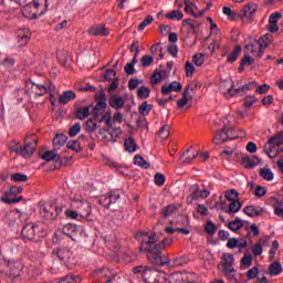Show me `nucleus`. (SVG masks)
I'll use <instances>...</instances> for the list:
<instances>
[{"mask_svg":"<svg viewBox=\"0 0 283 283\" xmlns=\"http://www.w3.org/2000/svg\"><path fill=\"white\" fill-rule=\"evenodd\" d=\"M62 233L67 238H71V240L76 241V238L81 234V228L74 223H69L63 227Z\"/></svg>","mask_w":283,"mask_h":283,"instance_id":"obj_12","label":"nucleus"},{"mask_svg":"<svg viewBox=\"0 0 283 283\" xmlns=\"http://www.w3.org/2000/svg\"><path fill=\"white\" fill-rule=\"evenodd\" d=\"M268 145H270V147H280V145H283V130H281L276 135L272 136L268 140Z\"/></svg>","mask_w":283,"mask_h":283,"instance_id":"obj_27","label":"nucleus"},{"mask_svg":"<svg viewBox=\"0 0 283 283\" xmlns=\"http://www.w3.org/2000/svg\"><path fill=\"white\" fill-rule=\"evenodd\" d=\"M191 198L192 200H198V198H202L203 200L206 198H209V196H211V192L207 189L200 190V186L199 185H193L191 186Z\"/></svg>","mask_w":283,"mask_h":283,"instance_id":"obj_18","label":"nucleus"},{"mask_svg":"<svg viewBox=\"0 0 283 283\" xmlns=\"http://www.w3.org/2000/svg\"><path fill=\"white\" fill-rule=\"evenodd\" d=\"M21 264L20 263H15L14 264V269H12L9 273L10 277H12L13 280H17V277H21Z\"/></svg>","mask_w":283,"mask_h":283,"instance_id":"obj_49","label":"nucleus"},{"mask_svg":"<svg viewBox=\"0 0 283 283\" xmlns=\"http://www.w3.org/2000/svg\"><path fill=\"white\" fill-rule=\"evenodd\" d=\"M264 249L262 248V242L259 241L254 244V247L252 248V253L253 255H255V258H258L261 253H263Z\"/></svg>","mask_w":283,"mask_h":283,"instance_id":"obj_56","label":"nucleus"},{"mask_svg":"<svg viewBox=\"0 0 283 283\" xmlns=\"http://www.w3.org/2000/svg\"><path fill=\"white\" fill-rule=\"evenodd\" d=\"M255 82H250L248 84H244L243 86L233 90V88H229L228 92L226 93V97L227 98H231V96H235V94H240L241 92L243 94H245V92H249L250 90H253V87H255Z\"/></svg>","mask_w":283,"mask_h":283,"instance_id":"obj_15","label":"nucleus"},{"mask_svg":"<svg viewBox=\"0 0 283 283\" xmlns=\"http://www.w3.org/2000/svg\"><path fill=\"white\" fill-rule=\"evenodd\" d=\"M282 271H283L282 263L277 261L273 262L269 266V275L277 276L282 273Z\"/></svg>","mask_w":283,"mask_h":283,"instance_id":"obj_29","label":"nucleus"},{"mask_svg":"<svg viewBox=\"0 0 283 283\" xmlns=\"http://www.w3.org/2000/svg\"><path fill=\"white\" fill-rule=\"evenodd\" d=\"M42 160H46L48 163L53 160V163H60V165H63V159H61V155L56 151V149L44 153L42 155Z\"/></svg>","mask_w":283,"mask_h":283,"instance_id":"obj_21","label":"nucleus"},{"mask_svg":"<svg viewBox=\"0 0 283 283\" xmlns=\"http://www.w3.org/2000/svg\"><path fill=\"white\" fill-rule=\"evenodd\" d=\"M23 146L21 145V143L19 142H12L10 145H9V150L11 154H17V156H19L21 154V148Z\"/></svg>","mask_w":283,"mask_h":283,"instance_id":"obj_47","label":"nucleus"},{"mask_svg":"<svg viewBox=\"0 0 283 283\" xmlns=\"http://www.w3.org/2000/svg\"><path fill=\"white\" fill-rule=\"evenodd\" d=\"M242 209V203H240L239 199L237 201H231L229 205V212L230 213H238Z\"/></svg>","mask_w":283,"mask_h":283,"instance_id":"obj_52","label":"nucleus"},{"mask_svg":"<svg viewBox=\"0 0 283 283\" xmlns=\"http://www.w3.org/2000/svg\"><path fill=\"white\" fill-rule=\"evenodd\" d=\"M242 227H244V223H242V219L240 218H237L234 221H230L228 223V229H230V231H240Z\"/></svg>","mask_w":283,"mask_h":283,"instance_id":"obj_38","label":"nucleus"},{"mask_svg":"<svg viewBox=\"0 0 283 283\" xmlns=\"http://www.w3.org/2000/svg\"><path fill=\"white\" fill-rule=\"evenodd\" d=\"M245 50L249 51V54L256 55V57H258V54H260V42L256 41V40L250 42V43L245 46Z\"/></svg>","mask_w":283,"mask_h":283,"instance_id":"obj_32","label":"nucleus"},{"mask_svg":"<svg viewBox=\"0 0 283 283\" xmlns=\"http://www.w3.org/2000/svg\"><path fill=\"white\" fill-rule=\"evenodd\" d=\"M243 213L249 216V218H259L264 214V209L262 207L247 206L243 208Z\"/></svg>","mask_w":283,"mask_h":283,"instance_id":"obj_19","label":"nucleus"},{"mask_svg":"<svg viewBox=\"0 0 283 283\" xmlns=\"http://www.w3.org/2000/svg\"><path fill=\"white\" fill-rule=\"evenodd\" d=\"M151 109H154V105L144 102L142 105H139L138 107V112L142 116H149V112H151Z\"/></svg>","mask_w":283,"mask_h":283,"instance_id":"obj_36","label":"nucleus"},{"mask_svg":"<svg viewBox=\"0 0 283 283\" xmlns=\"http://www.w3.org/2000/svg\"><path fill=\"white\" fill-rule=\"evenodd\" d=\"M98 134L102 136L103 140H106V143H116L118 140V136L123 134V130L119 127L101 128Z\"/></svg>","mask_w":283,"mask_h":283,"instance_id":"obj_6","label":"nucleus"},{"mask_svg":"<svg viewBox=\"0 0 283 283\" xmlns=\"http://www.w3.org/2000/svg\"><path fill=\"white\" fill-rule=\"evenodd\" d=\"M165 175L157 172L155 174V185H157V187H163V185H165Z\"/></svg>","mask_w":283,"mask_h":283,"instance_id":"obj_59","label":"nucleus"},{"mask_svg":"<svg viewBox=\"0 0 283 283\" xmlns=\"http://www.w3.org/2000/svg\"><path fill=\"white\" fill-rule=\"evenodd\" d=\"M189 262V258L187 255H181L172 260L170 266H185Z\"/></svg>","mask_w":283,"mask_h":283,"instance_id":"obj_42","label":"nucleus"},{"mask_svg":"<svg viewBox=\"0 0 283 283\" xmlns=\"http://www.w3.org/2000/svg\"><path fill=\"white\" fill-rule=\"evenodd\" d=\"M224 277H227V280H229V282L232 283H240V280H238V271L232 270L230 272H227L226 274H223Z\"/></svg>","mask_w":283,"mask_h":283,"instance_id":"obj_51","label":"nucleus"},{"mask_svg":"<svg viewBox=\"0 0 283 283\" xmlns=\"http://www.w3.org/2000/svg\"><path fill=\"white\" fill-rule=\"evenodd\" d=\"M53 254L56 255L62 262H65L72 258V252L69 249L53 250Z\"/></svg>","mask_w":283,"mask_h":283,"instance_id":"obj_26","label":"nucleus"},{"mask_svg":"<svg viewBox=\"0 0 283 283\" xmlns=\"http://www.w3.org/2000/svg\"><path fill=\"white\" fill-rule=\"evenodd\" d=\"M282 19V13L273 12L269 18V23H277Z\"/></svg>","mask_w":283,"mask_h":283,"instance_id":"obj_64","label":"nucleus"},{"mask_svg":"<svg viewBox=\"0 0 283 283\" xmlns=\"http://www.w3.org/2000/svg\"><path fill=\"white\" fill-rule=\"evenodd\" d=\"M92 106L80 107L75 112V118L78 120H85L90 116V109Z\"/></svg>","mask_w":283,"mask_h":283,"instance_id":"obj_30","label":"nucleus"},{"mask_svg":"<svg viewBox=\"0 0 283 283\" xmlns=\"http://www.w3.org/2000/svg\"><path fill=\"white\" fill-rule=\"evenodd\" d=\"M38 208L41 222H45V220H56L59 213L63 211L54 200L40 201Z\"/></svg>","mask_w":283,"mask_h":283,"instance_id":"obj_4","label":"nucleus"},{"mask_svg":"<svg viewBox=\"0 0 283 283\" xmlns=\"http://www.w3.org/2000/svg\"><path fill=\"white\" fill-rule=\"evenodd\" d=\"M104 80L108 81L109 83H112V81H116V71H114V69L106 70L104 73Z\"/></svg>","mask_w":283,"mask_h":283,"instance_id":"obj_55","label":"nucleus"},{"mask_svg":"<svg viewBox=\"0 0 283 283\" xmlns=\"http://www.w3.org/2000/svg\"><path fill=\"white\" fill-rule=\"evenodd\" d=\"M154 23V17L147 15L146 19L143 20V22L138 25V31L143 32L147 28V25Z\"/></svg>","mask_w":283,"mask_h":283,"instance_id":"obj_54","label":"nucleus"},{"mask_svg":"<svg viewBox=\"0 0 283 283\" xmlns=\"http://www.w3.org/2000/svg\"><path fill=\"white\" fill-rule=\"evenodd\" d=\"M240 198V193L235 191V189H232L228 192H226V199L229 200V202H234L238 201Z\"/></svg>","mask_w":283,"mask_h":283,"instance_id":"obj_50","label":"nucleus"},{"mask_svg":"<svg viewBox=\"0 0 283 283\" xmlns=\"http://www.w3.org/2000/svg\"><path fill=\"white\" fill-rule=\"evenodd\" d=\"M81 132V124L76 123L69 129V136L74 138Z\"/></svg>","mask_w":283,"mask_h":283,"instance_id":"obj_58","label":"nucleus"},{"mask_svg":"<svg viewBox=\"0 0 283 283\" xmlns=\"http://www.w3.org/2000/svg\"><path fill=\"white\" fill-rule=\"evenodd\" d=\"M192 63H195V65H197V67L202 66L205 63V54H202V53L195 54L192 56Z\"/></svg>","mask_w":283,"mask_h":283,"instance_id":"obj_53","label":"nucleus"},{"mask_svg":"<svg viewBox=\"0 0 283 283\" xmlns=\"http://www.w3.org/2000/svg\"><path fill=\"white\" fill-rule=\"evenodd\" d=\"M242 52V46L237 45L234 48V51L229 54L228 56V63H235L238 61V56H240V53Z\"/></svg>","mask_w":283,"mask_h":283,"instance_id":"obj_40","label":"nucleus"},{"mask_svg":"<svg viewBox=\"0 0 283 283\" xmlns=\"http://www.w3.org/2000/svg\"><path fill=\"white\" fill-rule=\"evenodd\" d=\"M108 104L118 112V109L125 107V99H123V96L114 94L109 97Z\"/></svg>","mask_w":283,"mask_h":283,"instance_id":"obj_20","label":"nucleus"},{"mask_svg":"<svg viewBox=\"0 0 283 283\" xmlns=\"http://www.w3.org/2000/svg\"><path fill=\"white\" fill-rule=\"evenodd\" d=\"M272 39H273V35L271 33H266L260 38L258 59H262V56H264V50L269 48Z\"/></svg>","mask_w":283,"mask_h":283,"instance_id":"obj_13","label":"nucleus"},{"mask_svg":"<svg viewBox=\"0 0 283 283\" xmlns=\"http://www.w3.org/2000/svg\"><path fill=\"white\" fill-rule=\"evenodd\" d=\"M135 275H142L145 283H167V274L147 265L133 268Z\"/></svg>","mask_w":283,"mask_h":283,"instance_id":"obj_3","label":"nucleus"},{"mask_svg":"<svg viewBox=\"0 0 283 283\" xmlns=\"http://www.w3.org/2000/svg\"><path fill=\"white\" fill-rule=\"evenodd\" d=\"M256 102H258V98H256L254 95H252V96H247V97L244 98V105H245L247 107H253V105H255Z\"/></svg>","mask_w":283,"mask_h":283,"instance_id":"obj_63","label":"nucleus"},{"mask_svg":"<svg viewBox=\"0 0 283 283\" xmlns=\"http://www.w3.org/2000/svg\"><path fill=\"white\" fill-rule=\"evenodd\" d=\"M235 262V258L233 254H223L221 258V266L223 275L230 273L231 271H235L233 269V263Z\"/></svg>","mask_w":283,"mask_h":283,"instance_id":"obj_11","label":"nucleus"},{"mask_svg":"<svg viewBox=\"0 0 283 283\" xmlns=\"http://www.w3.org/2000/svg\"><path fill=\"white\" fill-rule=\"evenodd\" d=\"M76 98V93L74 91H65L62 95H60V103L62 105H67L70 101H74Z\"/></svg>","mask_w":283,"mask_h":283,"instance_id":"obj_28","label":"nucleus"},{"mask_svg":"<svg viewBox=\"0 0 283 283\" xmlns=\"http://www.w3.org/2000/svg\"><path fill=\"white\" fill-rule=\"evenodd\" d=\"M134 160V164L137 165V167H142V169H149L150 167L148 161L145 160V158H143L140 155H135Z\"/></svg>","mask_w":283,"mask_h":283,"instance_id":"obj_37","label":"nucleus"},{"mask_svg":"<svg viewBox=\"0 0 283 283\" xmlns=\"http://www.w3.org/2000/svg\"><path fill=\"white\" fill-rule=\"evenodd\" d=\"M259 274H260V270L253 266L247 272V277L248 280H255V277H258Z\"/></svg>","mask_w":283,"mask_h":283,"instance_id":"obj_60","label":"nucleus"},{"mask_svg":"<svg viewBox=\"0 0 283 283\" xmlns=\"http://www.w3.org/2000/svg\"><path fill=\"white\" fill-rule=\"evenodd\" d=\"M22 14L27 19H36V0H33L29 4L22 8Z\"/></svg>","mask_w":283,"mask_h":283,"instance_id":"obj_17","label":"nucleus"},{"mask_svg":"<svg viewBox=\"0 0 283 283\" xmlns=\"http://www.w3.org/2000/svg\"><path fill=\"white\" fill-rule=\"evenodd\" d=\"M66 147L69 149H72L73 151H76V154L83 151V147H81V142L78 140H72L66 144Z\"/></svg>","mask_w":283,"mask_h":283,"instance_id":"obj_44","label":"nucleus"},{"mask_svg":"<svg viewBox=\"0 0 283 283\" xmlns=\"http://www.w3.org/2000/svg\"><path fill=\"white\" fill-rule=\"evenodd\" d=\"M23 191V188L19 186H13L9 191L4 192V197L0 198V202H4V205H17L23 200V197H17L19 193Z\"/></svg>","mask_w":283,"mask_h":283,"instance_id":"obj_5","label":"nucleus"},{"mask_svg":"<svg viewBox=\"0 0 283 283\" xmlns=\"http://www.w3.org/2000/svg\"><path fill=\"white\" fill-rule=\"evenodd\" d=\"M185 277H187L186 274H182L181 272H176L168 276V282L169 283H185Z\"/></svg>","mask_w":283,"mask_h":283,"instance_id":"obj_33","label":"nucleus"},{"mask_svg":"<svg viewBox=\"0 0 283 283\" xmlns=\"http://www.w3.org/2000/svg\"><path fill=\"white\" fill-rule=\"evenodd\" d=\"M67 143V136L64 134H56L55 137L53 138V146L54 147H63Z\"/></svg>","mask_w":283,"mask_h":283,"instance_id":"obj_35","label":"nucleus"},{"mask_svg":"<svg viewBox=\"0 0 283 283\" xmlns=\"http://www.w3.org/2000/svg\"><path fill=\"white\" fill-rule=\"evenodd\" d=\"M38 96H44V94H50V102L51 105L55 106L56 105V99L54 98V94H56L54 84L46 82L44 84H38Z\"/></svg>","mask_w":283,"mask_h":283,"instance_id":"obj_7","label":"nucleus"},{"mask_svg":"<svg viewBox=\"0 0 283 283\" xmlns=\"http://www.w3.org/2000/svg\"><path fill=\"white\" fill-rule=\"evenodd\" d=\"M118 200H120V195L116 191H111L99 198V205L109 209V207H112V205H116Z\"/></svg>","mask_w":283,"mask_h":283,"instance_id":"obj_10","label":"nucleus"},{"mask_svg":"<svg viewBox=\"0 0 283 283\" xmlns=\"http://www.w3.org/2000/svg\"><path fill=\"white\" fill-rule=\"evenodd\" d=\"M73 205L74 207H76V209H80V216H82V218H86V220H90V216H92V206L87 200L73 199Z\"/></svg>","mask_w":283,"mask_h":283,"instance_id":"obj_8","label":"nucleus"},{"mask_svg":"<svg viewBox=\"0 0 283 283\" xmlns=\"http://www.w3.org/2000/svg\"><path fill=\"white\" fill-rule=\"evenodd\" d=\"M206 233L208 235H216V231H218V227L212 221H208L205 227Z\"/></svg>","mask_w":283,"mask_h":283,"instance_id":"obj_46","label":"nucleus"},{"mask_svg":"<svg viewBox=\"0 0 283 283\" xmlns=\"http://www.w3.org/2000/svg\"><path fill=\"white\" fill-rule=\"evenodd\" d=\"M124 147L126 151H129V154H134L136 151L138 145H136V140L133 137H128L124 142Z\"/></svg>","mask_w":283,"mask_h":283,"instance_id":"obj_31","label":"nucleus"},{"mask_svg":"<svg viewBox=\"0 0 283 283\" xmlns=\"http://www.w3.org/2000/svg\"><path fill=\"white\" fill-rule=\"evenodd\" d=\"M154 63V57L151 55H144L142 57V67H149Z\"/></svg>","mask_w":283,"mask_h":283,"instance_id":"obj_57","label":"nucleus"},{"mask_svg":"<svg viewBox=\"0 0 283 283\" xmlns=\"http://www.w3.org/2000/svg\"><path fill=\"white\" fill-rule=\"evenodd\" d=\"M160 213L164 218H171V216H174L176 213V206L169 205V206L163 208Z\"/></svg>","mask_w":283,"mask_h":283,"instance_id":"obj_41","label":"nucleus"},{"mask_svg":"<svg viewBox=\"0 0 283 283\" xmlns=\"http://www.w3.org/2000/svg\"><path fill=\"white\" fill-rule=\"evenodd\" d=\"M184 3H185V11L190 12L191 14H195L193 10H196V4L190 0H185Z\"/></svg>","mask_w":283,"mask_h":283,"instance_id":"obj_62","label":"nucleus"},{"mask_svg":"<svg viewBox=\"0 0 283 283\" xmlns=\"http://www.w3.org/2000/svg\"><path fill=\"white\" fill-rule=\"evenodd\" d=\"M189 151H191V148H188L180 157V160L185 164V165H189L191 163V160L196 159L198 157V151H196L195 154H192V156H189Z\"/></svg>","mask_w":283,"mask_h":283,"instance_id":"obj_34","label":"nucleus"},{"mask_svg":"<svg viewBox=\"0 0 283 283\" xmlns=\"http://www.w3.org/2000/svg\"><path fill=\"white\" fill-rule=\"evenodd\" d=\"M233 130L229 129V127H223L221 130H219L212 142L214 145H220L221 143H227L228 140H235V137H233Z\"/></svg>","mask_w":283,"mask_h":283,"instance_id":"obj_9","label":"nucleus"},{"mask_svg":"<svg viewBox=\"0 0 283 283\" xmlns=\"http://www.w3.org/2000/svg\"><path fill=\"white\" fill-rule=\"evenodd\" d=\"M241 165L245 169H255L260 165V158L255 156H243L241 158Z\"/></svg>","mask_w":283,"mask_h":283,"instance_id":"obj_16","label":"nucleus"},{"mask_svg":"<svg viewBox=\"0 0 283 283\" xmlns=\"http://www.w3.org/2000/svg\"><path fill=\"white\" fill-rule=\"evenodd\" d=\"M242 266H251L253 264V256L251 254H244L241 259Z\"/></svg>","mask_w":283,"mask_h":283,"instance_id":"obj_61","label":"nucleus"},{"mask_svg":"<svg viewBox=\"0 0 283 283\" xmlns=\"http://www.w3.org/2000/svg\"><path fill=\"white\" fill-rule=\"evenodd\" d=\"M88 34H91L92 36H107L109 32L107 31V28H105V25H95L88 30Z\"/></svg>","mask_w":283,"mask_h":283,"instance_id":"obj_24","label":"nucleus"},{"mask_svg":"<svg viewBox=\"0 0 283 283\" xmlns=\"http://www.w3.org/2000/svg\"><path fill=\"white\" fill-rule=\"evenodd\" d=\"M151 94V90L147 86H142L137 90V96L138 98H149V95Z\"/></svg>","mask_w":283,"mask_h":283,"instance_id":"obj_45","label":"nucleus"},{"mask_svg":"<svg viewBox=\"0 0 283 283\" xmlns=\"http://www.w3.org/2000/svg\"><path fill=\"white\" fill-rule=\"evenodd\" d=\"M243 19L245 21H252L255 18V12H258V6L256 4H248L243 8Z\"/></svg>","mask_w":283,"mask_h":283,"instance_id":"obj_22","label":"nucleus"},{"mask_svg":"<svg viewBox=\"0 0 283 283\" xmlns=\"http://www.w3.org/2000/svg\"><path fill=\"white\" fill-rule=\"evenodd\" d=\"M95 98L97 104L93 107V117L86 120V132L90 133L98 129V123H101V117L98 116H101V114H103L107 108V95L103 91L96 93Z\"/></svg>","mask_w":283,"mask_h":283,"instance_id":"obj_2","label":"nucleus"},{"mask_svg":"<svg viewBox=\"0 0 283 283\" xmlns=\"http://www.w3.org/2000/svg\"><path fill=\"white\" fill-rule=\"evenodd\" d=\"M105 123L108 129L114 128L113 123H112V114L111 113H105L101 118H99V124Z\"/></svg>","mask_w":283,"mask_h":283,"instance_id":"obj_48","label":"nucleus"},{"mask_svg":"<svg viewBox=\"0 0 283 283\" xmlns=\"http://www.w3.org/2000/svg\"><path fill=\"white\" fill-rule=\"evenodd\" d=\"M184 17L185 14H182V11L178 10H172L166 14V19H170V21H181Z\"/></svg>","mask_w":283,"mask_h":283,"instance_id":"obj_39","label":"nucleus"},{"mask_svg":"<svg viewBox=\"0 0 283 283\" xmlns=\"http://www.w3.org/2000/svg\"><path fill=\"white\" fill-rule=\"evenodd\" d=\"M259 174L261 178H263V180H268V182L273 180V171H271L269 168H262Z\"/></svg>","mask_w":283,"mask_h":283,"instance_id":"obj_43","label":"nucleus"},{"mask_svg":"<svg viewBox=\"0 0 283 283\" xmlns=\"http://www.w3.org/2000/svg\"><path fill=\"white\" fill-rule=\"evenodd\" d=\"M15 36L18 39V48H23V45H28V41H30V30L28 29H18L15 31Z\"/></svg>","mask_w":283,"mask_h":283,"instance_id":"obj_14","label":"nucleus"},{"mask_svg":"<svg viewBox=\"0 0 283 283\" xmlns=\"http://www.w3.org/2000/svg\"><path fill=\"white\" fill-rule=\"evenodd\" d=\"M136 238L142 242L140 249L146 251L150 264H155V266L170 264L171 260H169V256L163 254V249L167 244H171V239H164L161 242H158V235L149 232H140Z\"/></svg>","mask_w":283,"mask_h":283,"instance_id":"obj_1","label":"nucleus"},{"mask_svg":"<svg viewBox=\"0 0 283 283\" xmlns=\"http://www.w3.org/2000/svg\"><path fill=\"white\" fill-rule=\"evenodd\" d=\"M34 151H35L34 146H32V144L30 143H27L24 146H22L19 156H22V158H32V156L34 155Z\"/></svg>","mask_w":283,"mask_h":283,"instance_id":"obj_25","label":"nucleus"},{"mask_svg":"<svg viewBox=\"0 0 283 283\" xmlns=\"http://www.w3.org/2000/svg\"><path fill=\"white\" fill-rule=\"evenodd\" d=\"M22 235L27 240H30V241L34 240V238H36V232L34 230V224L28 223L27 226H24L23 229H22Z\"/></svg>","mask_w":283,"mask_h":283,"instance_id":"obj_23","label":"nucleus"}]
</instances>
